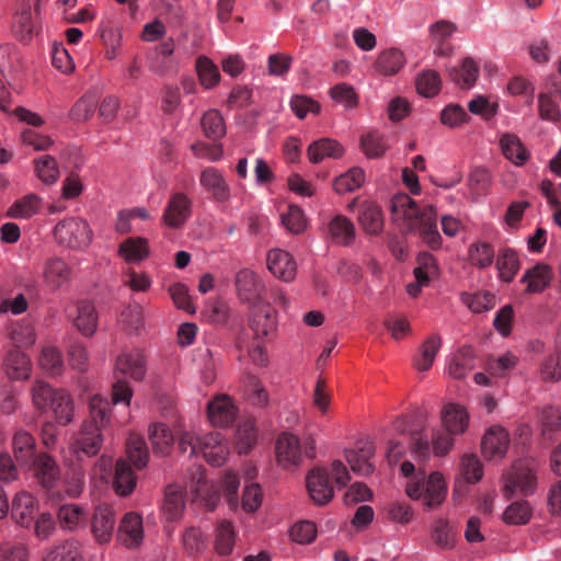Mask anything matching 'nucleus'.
<instances>
[{
    "label": "nucleus",
    "instance_id": "f257e3e1",
    "mask_svg": "<svg viewBox=\"0 0 561 561\" xmlns=\"http://www.w3.org/2000/svg\"><path fill=\"white\" fill-rule=\"evenodd\" d=\"M390 210L393 219L407 220L409 231L417 233L432 250L442 247V237L437 228V211L433 205L419 207L408 194L402 193L391 198Z\"/></svg>",
    "mask_w": 561,
    "mask_h": 561
},
{
    "label": "nucleus",
    "instance_id": "f03ea898",
    "mask_svg": "<svg viewBox=\"0 0 561 561\" xmlns=\"http://www.w3.org/2000/svg\"><path fill=\"white\" fill-rule=\"evenodd\" d=\"M34 407L41 413L54 412L60 425L69 424L73 419V402L69 393L54 389L43 380H36L31 390Z\"/></svg>",
    "mask_w": 561,
    "mask_h": 561
},
{
    "label": "nucleus",
    "instance_id": "7ed1b4c3",
    "mask_svg": "<svg viewBox=\"0 0 561 561\" xmlns=\"http://www.w3.org/2000/svg\"><path fill=\"white\" fill-rule=\"evenodd\" d=\"M275 451L278 465L290 470L298 467L304 457L309 459L316 457V443L312 438L300 442L291 433H282L276 440Z\"/></svg>",
    "mask_w": 561,
    "mask_h": 561
},
{
    "label": "nucleus",
    "instance_id": "20e7f679",
    "mask_svg": "<svg viewBox=\"0 0 561 561\" xmlns=\"http://www.w3.org/2000/svg\"><path fill=\"white\" fill-rule=\"evenodd\" d=\"M407 495L412 500H422L427 508L439 506L447 494V485L439 472H432L427 480L412 479L405 486Z\"/></svg>",
    "mask_w": 561,
    "mask_h": 561
},
{
    "label": "nucleus",
    "instance_id": "39448f33",
    "mask_svg": "<svg viewBox=\"0 0 561 561\" xmlns=\"http://www.w3.org/2000/svg\"><path fill=\"white\" fill-rule=\"evenodd\" d=\"M536 486L537 477L534 467L528 461L518 460L513 463L505 478L503 493L507 499L517 493L528 496L535 492Z\"/></svg>",
    "mask_w": 561,
    "mask_h": 561
},
{
    "label": "nucleus",
    "instance_id": "423d86ee",
    "mask_svg": "<svg viewBox=\"0 0 561 561\" xmlns=\"http://www.w3.org/2000/svg\"><path fill=\"white\" fill-rule=\"evenodd\" d=\"M54 234L58 243L71 249H82L90 244L92 231L88 222L81 218H67L59 221Z\"/></svg>",
    "mask_w": 561,
    "mask_h": 561
},
{
    "label": "nucleus",
    "instance_id": "0eeeda50",
    "mask_svg": "<svg viewBox=\"0 0 561 561\" xmlns=\"http://www.w3.org/2000/svg\"><path fill=\"white\" fill-rule=\"evenodd\" d=\"M103 430L93 422H83L78 434L73 437L70 445L72 453L78 459L94 457L101 450L103 445Z\"/></svg>",
    "mask_w": 561,
    "mask_h": 561
},
{
    "label": "nucleus",
    "instance_id": "6e6552de",
    "mask_svg": "<svg viewBox=\"0 0 561 561\" xmlns=\"http://www.w3.org/2000/svg\"><path fill=\"white\" fill-rule=\"evenodd\" d=\"M236 290L239 299L252 306L261 304L265 286L259 275L250 268H242L236 275Z\"/></svg>",
    "mask_w": 561,
    "mask_h": 561
},
{
    "label": "nucleus",
    "instance_id": "1a4fd4ad",
    "mask_svg": "<svg viewBox=\"0 0 561 561\" xmlns=\"http://www.w3.org/2000/svg\"><path fill=\"white\" fill-rule=\"evenodd\" d=\"M307 491L311 500L319 505L329 503L334 496V490L328 469L317 467L306 477Z\"/></svg>",
    "mask_w": 561,
    "mask_h": 561
},
{
    "label": "nucleus",
    "instance_id": "9d476101",
    "mask_svg": "<svg viewBox=\"0 0 561 561\" xmlns=\"http://www.w3.org/2000/svg\"><path fill=\"white\" fill-rule=\"evenodd\" d=\"M115 370L134 381H141L147 374V358L139 348L124 351L115 362Z\"/></svg>",
    "mask_w": 561,
    "mask_h": 561
},
{
    "label": "nucleus",
    "instance_id": "9b49d317",
    "mask_svg": "<svg viewBox=\"0 0 561 561\" xmlns=\"http://www.w3.org/2000/svg\"><path fill=\"white\" fill-rule=\"evenodd\" d=\"M23 469L30 471L36 482L44 489H51L59 479L60 471L55 459L46 453H39L31 466Z\"/></svg>",
    "mask_w": 561,
    "mask_h": 561
},
{
    "label": "nucleus",
    "instance_id": "f8f14e48",
    "mask_svg": "<svg viewBox=\"0 0 561 561\" xmlns=\"http://www.w3.org/2000/svg\"><path fill=\"white\" fill-rule=\"evenodd\" d=\"M510 446V435L501 426H492L488 430L481 442V450L486 459H502Z\"/></svg>",
    "mask_w": 561,
    "mask_h": 561
},
{
    "label": "nucleus",
    "instance_id": "ddd939ff",
    "mask_svg": "<svg viewBox=\"0 0 561 561\" xmlns=\"http://www.w3.org/2000/svg\"><path fill=\"white\" fill-rule=\"evenodd\" d=\"M201 185L210 194L217 203H226L230 198V186L222 172L216 168H205L199 176Z\"/></svg>",
    "mask_w": 561,
    "mask_h": 561
},
{
    "label": "nucleus",
    "instance_id": "4468645a",
    "mask_svg": "<svg viewBox=\"0 0 561 561\" xmlns=\"http://www.w3.org/2000/svg\"><path fill=\"white\" fill-rule=\"evenodd\" d=\"M207 414L213 425L226 427L233 423L237 408L230 397L218 394L208 402Z\"/></svg>",
    "mask_w": 561,
    "mask_h": 561
},
{
    "label": "nucleus",
    "instance_id": "2eb2a0df",
    "mask_svg": "<svg viewBox=\"0 0 561 561\" xmlns=\"http://www.w3.org/2000/svg\"><path fill=\"white\" fill-rule=\"evenodd\" d=\"M115 526V514L107 504L99 505L92 516L91 531L95 540L103 545L107 543L113 535Z\"/></svg>",
    "mask_w": 561,
    "mask_h": 561
},
{
    "label": "nucleus",
    "instance_id": "dca6fc26",
    "mask_svg": "<svg viewBox=\"0 0 561 561\" xmlns=\"http://www.w3.org/2000/svg\"><path fill=\"white\" fill-rule=\"evenodd\" d=\"M266 264L268 271L284 282H290L296 276V262L287 251L271 250L267 254Z\"/></svg>",
    "mask_w": 561,
    "mask_h": 561
},
{
    "label": "nucleus",
    "instance_id": "f3484780",
    "mask_svg": "<svg viewBox=\"0 0 561 561\" xmlns=\"http://www.w3.org/2000/svg\"><path fill=\"white\" fill-rule=\"evenodd\" d=\"M2 368L8 378L25 380L31 376L32 363L25 353L18 348H11L3 358Z\"/></svg>",
    "mask_w": 561,
    "mask_h": 561
},
{
    "label": "nucleus",
    "instance_id": "a211bd4d",
    "mask_svg": "<svg viewBox=\"0 0 561 561\" xmlns=\"http://www.w3.org/2000/svg\"><path fill=\"white\" fill-rule=\"evenodd\" d=\"M12 451L14 460L20 468L31 466L34 458L38 456L35 438L24 430H20L13 435Z\"/></svg>",
    "mask_w": 561,
    "mask_h": 561
},
{
    "label": "nucleus",
    "instance_id": "6ab92c4d",
    "mask_svg": "<svg viewBox=\"0 0 561 561\" xmlns=\"http://www.w3.org/2000/svg\"><path fill=\"white\" fill-rule=\"evenodd\" d=\"M43 561H85L83 547L75 538H68L48 548Z\"/></svg>",
    "mask_w": 561,
    "mask_h": 561
},
{
    "label": "nucleus",
    "instance_id": "aec40b11",
    "mask_svg": "<svg viewBox=\"0 0 561 561\" xmlns=\"http://www.w3.org/2000/svg\"><path fill=\"white\" fill-rule=\"evenodd\" d=\"M201 444L199 454L203 455L209 465L214 467L224 465L228 456V448L219 432H211L204 435Z\"/></svg>",
    "mask_w": 561,
    "mask_h": 561
},
{
    "label": "nucleus",
    "instance_id": "412c9836",
    "mask_svg": "<svg viewBox=\"0 0 561 561\" xmlns=\"http://www.w3.org/2000/svg\"><path fill=\"white\" fill-rule=\"evenodd\" d=\"M250 328L256 339L267 337L276 330L274 310L268 305L253 306L250 317Z\"/></svg>",
    "mask_w": 561,
    "mask_h": 561
},
{
    "label": "nucleus",
    "instance_id": "4be33fe9",
    "mask_svg": "<svg viewBox=\"0 0 561 561\" xmlns=\"http://www.w3.org/2000/svg\"><path fill=\"white\" fill-rule=\"evenodd\" d=\"M190 214V199L183 193H176L168 203L163 214V221L171 228H179L187 220Z\"/></svg>",
    "mask_w": 561,
    "mask_h": 561
},
{
    "label": "nucleus",
    "instance_id": "5701e85b",
    "mask_svg": "<svg viewBox=\"0 0 561 561\" xmlns=\"http://www.w3.org/2000/svg\"><path fill=\"white\" fill-rule=\"evenodd\" d=\"M552 277V268L549 265L537 263L525 271L520 283L527 284L525 288L526 294H537L550 286Z\"/></svg>",
    "mask_w": 561,
    "mask_h": 561
},
{
    "label": "nucleus",
    "instance_id": "b1692460",
    "mask_svg": "<svg viewBox=\"0 0 561 561\" xmlns=\"http://www.w3.org/2000/svg\"><path fill=\"white\" fill-rule=\"evenodd\" d=\"M375 454V447L371 442H362L355 450H346L345 458L353 472L359 476H368L374 472V466L369 462Z\"/></svg>",
    "mask_w": 561,
    "mask_h": 561
},
{
    "label": "nucleus",
    "instance_id": "393cba45",
    "mask_svg": "<svg viewBox=\"0 0 561 561\" xmlns=\"http://www.w3.org/2000/svg\"><path fill=\"white\" fill-rule=\"evenodd\" d=\"M118 536L126 547H137L144 536L141 516L134 512L126 513L118 526Z\"/></svg>",
    "mask_w": 561,
    "mask_h": 561
},
{
    "label": "nucleus",
    "instance_id": "a878e982",
    "mask_svg": "<svg viewBox=\"0 0 561 561\" xmlns=\"http://www.w3.org/2000/svg\"><path fill=\"white\" fill-rule=\"evenodd\" d=\"M71 277V271L69 266L59 257L48 259L43 268L44 283L51 290L60 288L62 285L68 283Z\"/></svg>",
    "mask_w": 561,
    "mask_h": 561
},
{
    "label": "nucleus",
    "instance_id": "bb28decb",
    "mask_svg": "<svg viewBox=\"0 0 561 561\" xmlns=\"http://www.w3.org/2000/svg\"><path fill=\"white\" fill-rule=\"evenodd\" d=\"M357 220L363 230L368 234L378 236L383 231L385 221L382 210L375 203H363Z\"/></svg>",
    "mask_w": 561,
    "mask_h": 561
},
{
    "label": "nucleus",
    "instance_id": "cd10ccee",
    "mask_svg": "<svg viewBox=\"0 0 561 561\" xmlns=\"http://www.w3.org/2000/svg\"><path fill=\"white\" fill-rule=\"evenodd\" d=\"M185 501L182 488L178 484H169L164 490L162 514L169 522L179 520L184 512Z\"/></svg>",
    "mask_w": 561,
    "mask_h": 561
},
{
    "label": "nucleus",
    "instance_id": "c85d7f7f",
    "mask_svg": "<svg viewBox=\"0 0 561 561\" xmlns=\"http://www.w3.org/2000/svg\"><path fill=\"white\" fill-rule=\"evenodd\" d=\"M499 278L505 283H512L520 268L518 253L508 247L499 250L496 262Z\"/></svg>",
    "mask_w": 561,
    "mask_h": 561
},
{
    "label": "nucleus",
    "instance_id": "c756f323",
    "mask_svg": "<svg viewBox=\"0 0 561 561\" xmlns=\"http://www.w3.org/2000/svg\"><path fill=\"white\" fill-rule=\"evenodd\" d=\"M442 421L447 432L457 435L466 431L469 415L461 405L450 403L444 408Z\"/></svg>",
    "mask_w": 561,
    "mask_h": 561
},
{
    "label": "nucleus",
    "instance_id": "7c9ffc66",
    "mask_svg": "<svg viewBox=\"0 0 561 561\" xmlns=\"http://www.w3.org/2000/svg\"><path fill=\"white\" fill-rule=\"evenodd\" d=\"M242 394L252 405L265 407L268 402V393L262 381L252 374H245L242 379Z\"/></svg>",
    "mask_w": 561,
    "mask_h": 561
},
{
    "label": "nucleus",
    "instance_id": "2f4dec72",
    "mask_svg": "<svg viewBox=\"0 0 561 561\" xmlns=\"http://www.w3.org/2000/svg\"><path fill=\"white\" fill-rule=\"evenodd\" d=\"M393 427L394 431L400 434H411L410 445L412 453L422 458H426L430 455V443L427 437H424L422 432L412 431L410 421L407 416L398 417L393 423Z\"/></svg>",
    "mask_w": 561,
    "mask_h": 561
},
{
    "label": "nucleus",
    "instance_id": "473e14b6",
    "mask_svg": "<svg viewBox=\"0 0 561 561\" xmlns=\"http://www.w3.org/2000/svg\"><path fill=\"white\" fill-rule=\"evenodd\" d=\"M307 154L310 162L319 163L324 158L337 159L342 157L343 148L336 140L322 138L309 145Z\"/></svg>",
    "mask_w": 561,
    "mask_h": 561
},
{
    "label": "nucleus",
    "instance_id": "72a5a7b5",
    "mask_svg": "<svg viewBox=\"0 0 561 561\" xmlns=\"http://www.w3.org/2000/svg\"><path fill=\"white\" fill-rule=\"evenodd\" d=\"M137 478L126 459H118L115 466L113 486L117 494L129 495L136 488Z\"/></svg>",
    "mask_w": 561,
    "mask_h": 561
},
{
    "label": "nucleus",
    "instance_id": "f704fd0d",
    "mask_svg": "<svg viewBox=\"0 0 561 561\" xmlns=\"http://www.w3.org/2000/svg\"><path fill=\"white\" fill-rule=\"evenodd\" d=\"M405 64L403 53L397 48H389L379 54L375 69L382 76L396 75Z\"/></svg>",
    "mask_w": 561,
    "mask_h": 561
},
{
    "label": "nucleus",
    "instance_id": "c9c22d12",
    "mask_svg": "<svg viewBox=\"0 0 561 561\" xmlns=\"http://www.w3.org/2000/svg\"><path fill=\"white\" fill-rule=\"evenodd\" d=\"M328 229L331 238L342 245H350L355 240V226L343 215L334 216Z\"/></svg>",
    "mask_w": 561,
    "mask_h": 561
},
{
    "label": "nucleus",
    "instance_id": "e433bc0d",
    "mask_svg": "<svg viewBox=\"0 0 561 561\" xmlns=\"http://www.w3.org/2000/svg\"><path fill=\"white\" fill-rule=\"evenodd\" d=\"M118 254L126 263L144 261L149 255L148 242L145 238H128L119 244Z\"/></svg>",
    "mask_w": 561,
    "mask_h": 561
},
{
    "label": "nucleus",
    "instance_id": "4c0bfd02",
    "mask_svg": "<svg viewBox=\"0 0 561 561\" xmlns=\"http://www.w3.org/2000/svg\"><path fill=\"white\" fill-rule=\"evenodd\" d=\"M78 314L73 320L75 325L85 336H91L98 327V314L94 306L88 301L82 300L77 307Z\"/></svg>",
    "mask_w": 561,
    "mask_h": 561
},
{
    "label": "nucleus",
    "instance_id": "58836bf2",
    "mask_svg": "<svg viewBox=\"0 0 561 561\" xmlns=\"http://www.w3.org/2000/svg\"><path fill=\"white\" fill-rule=\"evenodd\" d=\"M35 500L28 493L18 494L12 502V515L22 527H30L34 518Z\"/></svg>",
    "mask_w": 561,
    "mask_h": 561
},
{
    "label": "nucleus",
    "instance_id": "ea45409f",
    "mask_svg": "<svg viewBox=\"0 0 561 561\" xmlns=\"http://www.w3.org/2000/svg\"><path fill=\"white\" fill-rule=\"evenodd\" d=\"M13 31L20 42L28 43L35 32V24L32 18V10L28 3L21 5L15 13L13 21Z\"/></svg>",
    "mask_w": 561,
    "mask_h": 561
},
{
    "label": "nucleus",
    "instance_id": "a19ab883",
    "mask_svg": "<svg viewBox=\"0 0 561 561\" xmlns=\"http://www.w3.org/2000/svg\"><path fill=\"white\" fill-rule=\"evenodd\" d=\"M126 455L128 463L138 470L145 468L149 460V450L145 439L138 435H130L126 440Z\"/></svg>",
    "mask_w": 561,
    "mask_h": 561
},
{
    "label": "nucleus",
    "instance_id": "79ce46f5",
    "mask_svg": "<svg viewBox=\"0 0 561 561\" xmlns=\"http://www.w3.org/2000/svg\"><path fill=\"white\" fill-rule=\"evenodd\" d=\"M149 438L157 455L167 456L171 453L174 436L165 424L152 425L149 428Z\"/></svg>",
    "mask_w": 561,
    "mask_h": 561
},
{
    "label": "nucleus",
    "instance_id": "37998d69",
    "mask_svg": "<svg viewBox=\"0 0 561 561\" xmlns=\"http://www.w3.org/2000/svg\"><path fill=\"white\" fill-rule=\"evenodd\" d=\"M449 78L462 88H471L479 76V67L471 57L463 59L460 67H453L448 71Z\"/></svg>",
    "mask_w": 561,
    "mask_h": 561
},
{
    "label": "nucleus",
    "instance_id": "c03bdc74",
    "mask_svg": "<svg viewBox=\"0 0 561 561\" xmlns=\"http://www.w3.org/2000/svg\"><path fill=\"white\" fill-rule=\"evenodd\" d=\"M442 345L440 336L433 334L428 336L420 347V355L414 359V366L420 371L428 370Z\"/></svg>",
    "mask_w": 561,
    "mask_h": 561
},
{
    "label": "nucleus",
    "instance_id": "a18cd8bd",
    "mask_svg": "<svg viewBox=\"0 0 561 561\" xmlns=\"http://www.w3.org/2000/svg\"><path fill=\"white\" fill-rule=\"evenodd\" d=\"M365 182V172L360 168H352L346 173L335 178L333 188L337 194L351 193Z\"/></svg>",
    "mask_w": 561,
    "mask_h": 561
},
{
    "label": "nucleus",
    "instance_id": "49530a36",
    "mask_svg": "<svg viewBox=\"0 0 561 561\" xmlns=\"http://www.w3.org/2000/svg\"><path fill=\"white\" fill-rule=\"evenodd\" d=\"M90 419L84 422H93L101 430L107 426L111 419V403L99 394L91 397L89 401Z\"/></svg>",
    "mask_w": 561,
    "mask_h": 561
},
{
    "label": "nucleus",
    "instance_id": "de8ad7c7",
    "mask_svg": "<svg viewBox=\"0 0 561 561\" xmlns=\"http://www.w3.org/2000/svg\"><path fill=\"white\" fill-rule=\"evenodd\" d=\"M38 364L49 376H59L64 371V359L60 351L54 346L42 348Z\"/></svg>",
    "mask_w": 561,
    "mask_h": 561
},
{
    "label": "nucleus",
    "instance_id": "09e8293b",
    "mask_svg": "<svg viewBox=\"0 0 561 561\" xmlns=\"http://www.w3.org/2000/svg\"><path fill=\"white\" fill-rule=\"evenodd\" d=\"M195 67L199 82L205 89H211L219 83L220 72L208 57L199 56Z\"/></svg>",
    "mask_w": 561,
    "mask_h": 561
},
{
    "label": "nucleus",
    "instance_id": "8fccbe9b",
    "mask_svg": "<svg viewBox=\"0 0 561 561\" xmlns=\"http://www.w3.org/2000/svg\"><path fill=\"white\" fill-rule=\"evenodd\" d=\"M234 546V531L229 522L218 524L215 535V550L219 556H228Z\"/></svg>",
    "mask_w": 561,
    "mask_h": 561
},
{
    "label": "nucleus",
    "instance_id": "3c124183",
    "mask_svg": "<svg viewBox=\"0 0 561 561\" xmlns=\"http://www.w3.org/2000/svg\"><path fill=\"white\" fill-rule=\"evenodd\" d=\"M500 142L504 156L515 164L520 165L527 160L528 153L516 136L506 134Z\"/></svg>",
    "mask_w": 561,
    "mask_h": 561
},
{
    "label": "nucleus",
    "instance_id": "603ef678",
    "mask_svg": "<svg viewBox=\"0 0 561 561\" xmlns=\"http://www.w3.org/2000/svg\"><path fill=\"white\" fill-rule=\"evenodd\" d=\"M204 134L210 139H219L226 134L224 118L219 111H207L201 121Z\"/></svg>",
    "mask_w": 561,
    "mask_h": 561
},
{
    "label": "nucleus",
    "instance_id": "864d4df0",
    "mask_svg": "<svg viewBox=\"0 0 561 561\" xmlns=\"http://www.w3.org/2000/svg\"><path fill=\"white\" fill-rule=\"evenodd\" d=\"M495 251L488 242H477L469 248V259L472 265L486 268L494 262Z\"/></svg>",
    "mask_w": 561,
    "mask_h": 561
},
{
    "label": "nucleus",
    "instance_id": "5fc2aeb1",
    "mask_svg": "<svg viewBox=\"0 0 561 561\" xmlns=\"http://www.w3.org/2000/svg\"><path fill=\"white\" fill-rule=\"evenodd\" d=\"M461 301L474 313L488 311L495 306L494 295L488 291L463 293Z\"/></svg>",
    "mask_w": 561,
    "mask_h": 561
},
{
    "label": "nucleus",
    "instance_id": "6e6d98bb",
    "mask_svg": "<svg viewBox=\"0 0 561 561\" xmlns=\"http://www.w3.org/2000/svg\"><path fill=\"white\" fill-rule=\"evenodd\" d=\"M39 209V198L35 194H28L18 199L8 210L11 218H30Z\"/></svg>",
    "mask_w": 561,
    "mask_h": 561
},
{
    "label": "nucleus",
    "instance_id": "4d7b16f0",
    "mask_svg": "<svg viewBox=\"0 0 561 561\" xmlns=\"http://www.w3.org/2000/svg\"><path fill=\"white\" fill-rule=\"evenodd\" d=\"M35 171L45 184H54L59 179L57 161L49 154L42 156L35 161Z\"/></svg>",
    "mask_w": 561,
    "mask_h": 561
},
{
    "label": "nucleus",
    "instance_id": "13d9d810",
    "mask_svg": "<svg viewBox=\"0 0 561 561\" xmlns=\"http://www.w3.org/2000/svg\"><path fill=\"white\" fill-rule=\"evenodd\" d=\"M57 517L62 528L72 531L83 519L84 512L77 504H65L59 507Z\"/></svg>",
    "mask_w": 561,
    "mask_h": 561
},
{
    "label": "nucleus",
    "instance_id": "bf43d9fd",
    "mask_svg": "<svg viewBox=\"0 0 561 561\" xmlns=\"http://www.w3.org/2000/svg\"><path fill=\"white\" fill-rule=\"evenodd\" d=\"M182 542L187 554L192 557L204 552L207 548L206 537L193 526L185 529Z\"/></svg>",
    "mask_w": 561,
    "mask_h": 561
},
{
    "label": "nucleus",
    "instance_id": "052dcab7",
    "mask_svg": "<svg viewBox=\"0 0 561 561\" xmlns=\"http://www.w3.org/2000/svg\"><path fill=\"white\" fill-rule=\"evenodd\" d=\"M531 517V508L526 501L513 502L503 513V519L510 525H524Z\"/></svg>",
    "mask_w": 561,
    "mask_h": 561
},
{
    "label": "nucleus",
    "instance_id": "680f3d73",
    "mask_svg": "<svg viewBox=\"0 0 561 561\" xmlns=\"http://www.w3.org/2000/svg\"><path fill=\"white\" fill-rule=\"evenodd\" d=\"M540 378L547 382L561 380V351L549 354L540 365Z\"/></svg>",
    "mask_w": 561,
    "mask_h": 561
},
{
    "label": "nucleus",
    "instance_id": "e2e57ef3",
    "mask_svg": "<svg viewBox=\"0 0 561 561\" xmlns=\"http://www.w3.org/2000/svg\"><path fill=\"white\" fill-rule=\"evenodd\" d=\"M360 146L365 154L373 159L383 156L388 149V145L383 136L376 131H370L362 136Z\"/></svg>",
    "mask_w": 561,
    "mask_h": 561
},
{
    "label": "nucleus",
    "instance_id": "0e129e2a",
    "mask_svg": "<svg viewBox=\"0 0 561 561\" xmlns=\"http://www.w3.org/2000/svg\"><path fill=\"white\" fill-rule=\"evenodd\" d=\"M440 83L442 81L438 72L434 70H426L417 77L416 90L421 95L432 98L439 92Z\"/></svg>",
    "mask_w": 561,
    "mask_h": 561
},
{
    "label": "nucleus",
    "instance_id": "69168bd1",
    "mask_svg": "<svg viewBox=\"0 0 561 561\" xmlns=\"http://www.w3.org/2000/svg\"><path fill=\"white\" fill-rule=\"evenodd\" d=\"M432 539L440 549L449 550L454 548L455 534L447 520L438 519L435 522L432 531Z\"/></svg>",
    "mask_w": 561,
    "mask_h": 561
},
{
    "label": "nucleus",
    "instance_id": "338daca9",
    "mask_svg": "<svg viewBox=\"0 0 561 561\" xmlns=\"http://www.w3.org/2000/svg\"><path fill=\"white\" fill-rule=\"evenodd\" d=\"M460 473L467 483H477L483 476L482 465L474 455H465L460 463Z\"/></svg>",
    "mask_w": 561,
    "mask_h": 561
},
{
    "label": "nucleus",
    "instance_id": "774afa93",
    "mask_svg": "<svg viewBox=\"0 0 561 561\" xmlns=\"http://www.w3.org/2000/svg\"><path fill=\"white\" fill-rule=\"evenodd\" d=\"M121 323L129 332H137L144 327L142 308L139 305L127 306L121 313Z\"/></svg>",
    "mask_w": 561,
    "mask_h": 561
}]
</instances>
